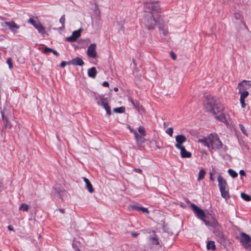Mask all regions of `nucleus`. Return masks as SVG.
Instances as JSON below:
<instances>
[{"label": "nucleus", "mask_w": 251, "mask_h": 251, "mask_svg": "<svg viewBox=\"0 0 251 251\" xmlns=\"http://www.w3.org/2000/svg\"><path fill=\"white\" fill-rule=\"evenodd\" d=\"M144 9L147 13L144 17V23L149 30L154 28L157 19L159 16L160 8L158 2L155 0H145Z\"/></svg>", "instance_id": "f257e3e1"}, {"label": "nucleus", "mask_w": 251, "mask_h": 251, "mask_svg": "<svg viewBox=\"0 0 251 251\" xmlns=\"http://www.w3.org/2000/svg\"><path fill=\"white\" fill-rule=\"evenodd\" d=\"M207 100V104L205 106L206 110L213 115H215V118L219 121L225 123L226 121V117L223 113H220L221 105L219 100L215 97L208 95L205 97Z\"/></svg>", "instance_id": "f03ea898"}, {"label": "nucleus", "mask_w": 251, "mask_h": 251, "mask_svg": "<svg viewBox=\"0 0 251 251\" xmlns=\"http://www.w3.org/2000/svg\"><path fill=\"white\" fill-rule=\"evenodd\" d=\"M1 114L5 128L12 129L11 128L14 125L17 124L16 121H13L12 123L8 121V118L12 117V114L9 113L6 109H4L3 111H1ZM11 131H12V130H11Z\"/></svg>", "instance_id": "7ed1b4c3"}, {"label": "nucleus", "mask_w": 251, "mask_h": 251, "mask_svg": "<svg viewBox=\"0 0 251 251\" xmlns=\"http://www.w3.org/2000/svg\"><path fill=\"white\" fill-rule=\"evenodd\" d=\"M184 142H177L175 146L176 148L180 150V155L182 158H190L191 157V153L185 149V146L183 144Z\"/></svg>", "instance_id": "20e7f679"}, {"label": "nucleus", "mask_w": 251, "mask_h": 251, "mask_svg": "<svg viewBox=\"0 0 251 251\" xmlns=\"http://www.w3.org/2000/svg\"><path fill=\"white\" fill-rule=\"evenodd\" d=\"M97 103L105 109L108 115L110 116L111 114L110 107L109 105L108 100L107 98L100 97V100L98 101Z\"/></svg>", "instance_id": "39448f33"}, {"label": "nucleus", "mask_w": 251, "mask_h": 251, "mask_svg": "<svg viewBox=\"0 0 251 251\" xmlns=\"http://www.w3.org/2000/svg\"><path fill=\"white\" fill-rule=\"evenodd\" d=\"M1 25L3 27H8L12 32H16L19 28L20 26L18 25L14 21L11 22H4L1 23Z\"/></svg>", "instance_id": "423d86ee"}, {"label": "nucleus", "mask_w": 251, "mask_h": 251, "mask_svg": "<svg viewBox=\"0 0 251 251\" xmlns=\"http://www.w3.org/2000/svg\"><path fill=\"white\" fill-rule=\"evenodd\" d=\"M222 146V142H201V146L206 147L209 149H219Z\"/></svg>", "instance_id": "0eeeda50"}, {"label": "nucleus", "mask_w": 251, "mask_h": 251, "mask_svg": "<svg viewBox=\"0 0 251 251\" xmlns=\"http://www.w3.org/2000/svg\"><path fill=\"white\" fill-rule=\"evenodd\" d=\"M191 207L193 210L196 214L197 216L200 219L205 218L206 217L204 212L203 210L200 208L198 206L195 204H191Z\"/></svg>", "instance_id": "6e6552de"}, {"label": "nucleus", "mask_w": 251, "mask_h": 251, "mask_svg": "<svg viewBox=\"0 0 251 251\" xmlns=\"http://www.w3.org/2000/svg\"><path fill=\"white\" fill-rule=\"evenodd\" d=\"M240 243L243 247H245L248 244H250L251 241L250 236L244 232L240 233Z\"/></svg>", "instance_id": "1a4fd4ad"}, {"label": "nucleus", "mask_w": 251, "mask_h": 251, "mask_svg": "<svg viewBox=\"0 0 251 251\" xmlns=\"http://www.w3.org/2000/svg\"><path fill=\"white\" fill-rule=\"evenodd\" d=\"M96 45L95 44H91L88 47L87 50V55L92 58H94L97 56L96 51Z\"/></svg>", "instance_id": "9d476101"}, {"label": "nucleus", "mask_w": 251, "mask_h": 251, "mask_svg": "<svg viewBox=\"0 0 251 251\" xmlns=\"http://www.w3.org/2000/svg\"><path fill=\"white\" fill-rule=\"evenodd\" d=\"M198 141H220L218 134L216 133L210 134L206 137L199 139Z\"/></svg>", "instance_id": "9b49d317"}, {"label": "nucleus", "mask_w": 251, "mask_h": 251, "mask_svg": "<svg viewBox=\"0 0 251 251\" xmlns=\"http://www.w3.org/2000/svg\"><path fill=\"white\" fill-rule=\"evenodd\" d=\"M80 29L74 31L71 36L66 38L67 41L70 42L75 41L77 38L80 37Z\"/></svg>", "instance_id": "f8f14e48"}, {"label": "nucleus", "mask_w": 251, "mask_h": 251, "mask_svg": "<svg viewBox=\"0 0 251 251\" xmlns=\"http://www.w3.org/2000/svg\"><path fill=\"white\" fill-rule=\"evenodd\" d=\"M218 185L220 189L228 188L227 182L221 176H219L218 177Z\"/></svg>", "instance_id": "ddd939ff"}, {"label": "nucleus", "mask_w": 251, "mask_h": 251, "mask_svg": "<svg viewBox=\"0 0 251 251\" xmlns=\"http://www.w3.org/2000/svg\"><path fill=\"white\" fill-rule=\"evenodd\" d=\"M249 82L250 81L246 80H243L238 84L239 93H241L242 91L249 88L250 85L248 84Z\"/></svg>", "instance_id": "4468645a"}, {"label": "nucleus", "mask_w": 251, "mask_h": 251, "mask_svg": "<svg viewBox=\"0 0 251 251\" xmlns=\"http://www.w3.org/2000/svg\"><path fill=\"white\" fill-rule=\"evenodd\" d=\"M68 64L73 65L82 66L84 64L83 61L79 57H76L68 62Z\"/></svg>", "instance_id": "2eb2a0df"}, {"label": "nucleus", "mask_w": 251, "mask_h": 251, "mask_svg": "<svg viewBox=\"0 0 251 251\" xmlns=\"http://www.w3.org/2000/svg\"><path fill=\"white\" fill-rule=\"evenodd\" d=\"M83 179L86 184V187L88 189V191L91 193L94 192V189L93 188V186L89 180L86 177H83Z\"/></svg>", "instance_id": "dca6fc26"}, {"label": "nucleus", "mask_w": 251, "mask_h": 251, "mask_svg": "<svg viewBox=\"0 0 251 251\" xmlns=\"http://www.w3.org/2000/svg\"><path fill=\"white\" fill-rule=\"evenodd\" d=\"M34 27L37 29L38 32L42 34V35L44 36L46 34L45 28V27L40 23H38L34 25Z\"/></svg>", "instance_id": "f3484780"}, {"label": "nucleus", "mask_w": 251, "mask_h": 251, "mask_svg": "<svg viewBox=\"0 0 251 251\" xmlns=\"http://www.w3.org/2000/svg\"><path fill=\"white\" fill-rule=\"evenodd\" d=\"M97 74V71L95 67H93L88 69V75L90 77L95 78Z\"/></svg>", "instance_id": "a211bd4d"}, {"label": "nucleus", "mask_w": 251, "mask_h": 251, "mask_svg": "<svg viewBox=\"0 0 251 251\" xmlns=\"http://www.w3.org/2000/svg\"><path fill=\"white\" fill-rule=\"evenodd\" d=\"M152 234L150 238L152 244L155 245H159V242L157 237V235L155 234V231L154 230L152 231Z\"/></svg>", "instance_id": "6ab92c4d"}, {"label": "nucleus", "mask_w": 251, "mask_h": 251, "mask_svg": "<svg viewBox=\"0 0 251 251\" xmlns=\"http://www.w3.org/2000/svg\"><path fill=\"white\" fill-rule=\"evenodd\" d=\"M220 192L221 193L222 197L226 199H227L229 197V195L228 193V188H224L222 189H220Z\"/></svg>", "instance_id": "aec40b11"}, {"label": "nucleus", "mask_w": 251, "mask_h": 251, "mask_svg": "<svg viewBox=\"0 0 251 251\" xmlns=\"http://www.w3.org/2000/svg\"><path fill=\"white\" fill-rule=\"evenodd\" d=\"M159 29L160 33L162 34L164 36H166L167 35L168 33V30L167 27L166 25H163L160 26L159 27Z\"/></svg>", "instance_id": "412c9836"}, {"label": "nucleus", "mask_w": 251, "mask_h": 251, "mask_svg": "<svg viewBox=\"0 0 251 251\" xmlns=\"http://www.w3.org/2000/svg\"><path fill=\"white\" fill-rule=\"evenodd\" d=\"M187 140H190L188 138V136L182 134L177 135L176 136V141H186Z\"/></svg>", "instance_id": "4be33fe9"}, {"label": "nucleus", "mask_w": 251, "mask_h": 251, "mask_svg": "<svg viewBox=\"0 0 251 251\" xmlns=\"http://www.w3.org/2000/svg\"><path fill=\"white\" fill-rule=\"evenodd\" d=\"M206 248L208 250H212L214 251L216 250V246L215 245V243L212 241H208L206 244Z\"/></svg>", "instance_id": "5701e85b"}, {"label": "nucleus", "mask_w": 251, "mask_h": 251, "mask_svg": "<svg viewBox=\"0 0 251 251\" xmlns=\"http://www.w3.org/2000/svg\"><path fill=\"white\" fill-rule=\"evenodd\" d=\"M206 172L204 169H201L198 174V181H200L204 178Z\"/></svg>", "instance_id": "b1692460"}, {"label": "nucleus", "mask_w": 251, "mask_h": 251, "mask_svg": "<svg viewBox=\"0 0 251 251\" xmlns=\"http://www.w3.org/2000/svg\"><path fill=\"white\" fill-rule=\"evenodd\" d=\"M113 111L115 113H123L125 111V108L124 106L115 108L113 109Z\"/></svg>", "instance_id": "393cba45"}, {"label": "nucleus", "mask_w": 251, "mask_h": 251, "mask_svg": "<svg viewBox=\"0 0 251 251\" xmlns=\"http://www.w3.org/2000/svg\"><path fill=\"white\" fill-rule=\"evenodd\" d=\"M28 205L26 204L23 203L19 207V210L26 212L28 210Z\"/></svg>", "instance_id": "a878e982"}, {"label": "nucleus", "mask_w": 251, "mask_h": 251, "mask_svg": "<svg viewBox=\"0 0 251 251\" xmlns=\"http://www.w3.org/2000/svg\"><path fill=\"white\" fill-rule=\"evenodd\" d=\"M241 196L242 198L246 201H249L251 200V196L245 193H242Z\"/></svg>", "instance_id": "bb28decb"}, {"label": "nucleus", "mask_w": 251, "mask_h": 251, "mask_svg": "<svg viewBox=\"0 0 251 251\" xmlns=\"http://www.w3.org/2000/svg\"><path fill=\"white\" fill-rule=\"evenodd\" d=\"M228 173L233 178H235L237 177L238 176L237 173L235 171L231 169L228 170Z\"/></svg>", "instance_id": "cd10ccee"}, {"label": "nucleus", "mask_w": 251, "mask_h": 251, "mask_svg": "<svg viewBox=\"0 0 251 251\" xmlns=\"http://www.w3.org/2000/svg\"><path fill=\"white\" fill-rule=\"evenodd\" d=\"M135 208L136 209H137V210H141V211H142L144 213H148V214L149 213V211L148 209V208H147L143 207H140V206H136L135 207Z\"/></svg>", "instance_id": "c85d7f7f"}, {"label": "nucleus", "mask_w": 251, "mask_h": 251, "mask_svg": "<svg viewBox=\"0 0 251 251\" xmlns=\"http://www.w3.org/2000/svg\"><path fill=\"white\" fill-rule=\"evenodd\" d=\"M138 132L142 136H144L146 135V130L143 126H141L139 127Z\"/></svg>", "instance_id": "c756f323"}, {"label": "nucleus", "mask_w": 251, "mask_h": 251, "mask_svg": "<svg viewBox=\"0 0 251 251\" xmlns=\"http://www.w3.org/2000/svg\"><path fill=\"white\" fill-rule=\"evenodd\" d=\"M201 220H202L204 222V223L206 226H215L216 225V223L215 222L212 223H210L207 220L205 219L204 218L201 219Z\"/></svg>", "instance_id": "7c9ffc66"}, {"label": "nucleus", "mask_w": 251, "mask_h": 251, "mask_svg": "<svg viewBox=\"0 0 251 251\" xmlns=\"http://www.w3.org/2000/svg\"><path fill=\"white\" fill-rule=\"evenodd\" d=\"M240 98L245 99L249 95V92L247 91H244L243 92H241Z\"/></svg>", "instance_id": "2f4dec72"}, {"label": "nucleus", "mask_w": 251, "mask_h": 251, "mask_svg": "<svg viewBox=\"0 0 251 251\" xmlns=\"http://www.w3.org/2000/svg\"><path fill=\"white\" fill-rule=\"evenodd\" d=\"M166 133L172 137L173 134V128L172 127L168 128L166 130Z\"/></svg>", "instance_id": "473e14b6"}, {"label": "nucleus", "mask_w": 251, "mask_h": 251, "mask_svg": "<svg viewBox=\"0 0 251 251\" xmlns=\"http://www.w3.org/2000/svg\"><path fill=\"white\" fill-rule=\"evenodd\" d=\"M239 126L240 129L242 131L243 133L246 135H247V131H246L245 127L243 126V125L242 124H239Z\"/></svg>", "instance_id": "72a5a7b5"}, {"label": "nucleus", "mask_w": 251, "mask_h": 251, "mask_svg": "<svg viewBox=\"0 0 251 251\" xmlns=\"http://www.w3.org/2000/svg\"><path fill=\"white\" fill-rule=\"evenodd\" d=\"M27 22L28 23L32 24L34 27L35 25H36L38 23V22H37L32 18H30L29 19H28Z\"/></svg>", "instance_id": "f704fd0d"}, {"label": "nucleus", "mask_w": 251, "mask_h": 251, "mask_svg": "<svg viewBox=\"0 0 251 251\" xmlns=\"http://www.w3.org/2000/svg\"><path fill=\"white\" fill-rule=\"evenodd\" d=\"M150 143L151 144V147H152L154 150L156 149V148L154 147V145H155L156 147L158 149H160L162 147V146L157 144V142H150Z\"/></svg>", "instance_id": "c9c22d12"}, {"label": "nucleus", "mask_w": 251, "mask_h": 251, "mask_svg": "<svg viewBox=\"0 0 251 251\" xmlns=\"http://www.w3.org/2000/svg\"><path fill=\"white\" fill-rule=\"evenodd\" d=\"M7 63L8 64L9 68L10 69H11L13 66V64L12 62V59L11 58H9L7 60Z\"/></svg>", "instance_id": "e433bc0d"}, {"label": "nucleus", "mask_w": 251, "mask_h": 251, "mask_svg": "<svg viewBox=\"0 0 251 251\" xmlns=\"http://www.w3.org/2000/svg\"><path fill=\"white\" fill-rule=\"evenodd\" d=\"M59 22L60 23L62 24V25H64L65 22V18L64 15H63L61 16V17L60 18V19L59 20Z\"/></svg>", "instance_id": "4c0bfd02"}, {"label": "nucleus", "mask_w": 251, "mask_h": 251, "mask_svg": "<svg viewBox=\"0 0 251 251\" xmlns=\"http://www.w3.org/2000/svg\"><path fill=\"white\" fill-rule=\"evenodd\" d=\"M240 103H241L242 107L243 108L245 107L246 103H245V99H243L240 98Z\"/></svg>", "instance_id": "58836bf2"}, {"label": "nucleus", "mask_w": 251, "mask_h": 251, "mask_svg": "<svg viewBox=\"0 0 251 251\" xmlns=\"http://www.w3.org/2000/svg\"><path fill=\"white\" fill-rule=\"evenodd\" d=\"M133 133H134L135 137L136 138V139L137 140H139L141 139L140 135L138 134V133L136 131H135V130L133 131Z\"/></svg>", "instance_id": "ea45409f"}, {"label": "nucleus", "mask_w": 251, "mask_h": 251, "mask_svg": "<svg viewBox=\"0 0 251 251\" xmlns=\"http://www.w3.org/2000/svg\"><path fill=\"white\" fill-rule=\"evenodd\" d=\"M52 50H53V49H52L51 48H50L48 47H46L44 50V52L47 53L49 52H52Z\"/></svg>", "instance_id": "a19ab883"}, {"label": "nucleus", "mask_w": 251, "mask_h": 251, "mask_svg": "<svg viewBox=\"0 0 251 251\" xmlns=\"http://www.w3.org/2000/svg\"><path fill=\"white\" fill-rule=\"evenodd\" d=\"M247 251H251V244L250 243L244 247Z\"/></svg>", "instance_id": "79ce46f5"}, {"label": "nucleus", "mask_w": 251, "mask_h": 251, "mask_svg": "<svg viewBox=\"0 0 251 251\" xmlns=\"http://www.w3.org/2000/svg\"><path fill=\"white\" fill-rule=\"evenodd\" d=\"M171 57H172V58L173 60H175L176 59V54H175L174 52H173L172 51L171 52Z\"/></svg>", "instance_id": "37998d69"}, {"label": "nucleus", "mask_w": 251, "mask_h": 251, "mask_svg": "<svg viewBox=\"0 0 251 251\" xmlns=\"http://www.w3.org/2000/svg\"><path fill=\"white\" fill-rule=\"evenodd\" d=\"M67 64H68V63H67L65 61H62L61 64H60V66L62 68H64V67L66 66V65H67Z\"/></svg>", "instance_id": "c03bdc74"}, {"label": "nucleus", "mask_w": 251, "mask_h": 251, "mask_svg": "<svg viewBox=\"0 0 251 251\" xmlns=\"http://www.w3.org/2000/svg\"><path fill=\"white\" fill-rule=\"evenodd\" d=\"M213 174L212 173H211V172L209 173V176H210L209 178H210V180H211V181L214 180V178L213 177Z\"/></svg>", "instance_id": "a18cd8bd"}, {"label": "nucleus", "mask_w": 251, "mask_h": 251, "mask_svg": "<svg viewBox=\"0 0 251 251\" xmlns=\"http://www.w3.org/2000/svg\"><path fill=\"white\" fill-rule=\"evenodd\" d=\"M102 85L104 87H108L109 84V83L107 81H104L102 83Z\"/></svg>", "instance_id": "49530a36"}, {"label": "nucleus", "mask_w": 251, "mask_h": 251, "mask_svg": "<svg viewBox=\"0 0 251 251\" xmlns=\"http://www.w3.org/2000/svg\"><path fill=\"white\" fill-rule=\"evenodd\" d=\"M134 171L136 173H141L142 171L140 169H134Z\"/></svg>", "instance_id": "de8ad7c7"}, {"label": "nucleus", "mask_w": 251, "mask_h": 251, "mask_svg": "<svg viewBox=\"0 0 251 251\" xmlns=\"http://www.w3.org/2000/svg\"><path fill=\"white\" fill-rule=\"evenodd\" d=\"M239 174L241 176H245L246 174L244 170H241L239 171Z\"/></svg>", "instance_id": "09e8293b"}, {"label": "nucleus", "mask_w": 251, "mask_h": 251, "mask_svg": "<svg viewBox=\"0 0 251 251\" xmlns=\"http://www.w3.org/2000/svg\"><path fill=\"white\" fill-rule=\"evenodd\" d=\"M128 100L131 102V103L134 106H135V103L134 102V101H133V100H132L131 98L130 97H129L128 98Z\"/></svg>", "instance_id": "8fccbe9b"}, {"label": "nucleus", "mask_w": 251, "mask_h": 251, "mask_svg": "<svg viewBox=\"0 0 251 251\" xmlns=\"http://www.w3.org/2000/svg\"><path fill=\"white\" fill-rule=\"evenodd\" d=\"M139 235V233L136 232H132L131 235L132 237H136Z\"/></svg>", "instance_id": "3c124183"}, {"label": "nucleus", "mask_w": 251, "mask_h": 251, "mask_svg": "<svg viewBox=\"0 0 251 251\" xmlns=\"http://www.w3.org/2000/svg\"><path fill=\"white\" fill-rule=\"evenodd\" d=\"M52 52L57 56L59 55V53L57 52L56 50H53Z\"/></svg>", "instance_id": "603ef678"}, {"label": "nucleus", "mask_w": 251, "mask_h": 251, "mask_svg": "<svg viewBox=\"0 0 251 251\" xmlns=\"http://www.w3.org/2000/svg\"><path fill=\"white\" fill-rule=\"evenodd\" d=\"M59 211L61 213H64V212H65V210H64V209H62V208H60V209H59Z\"/></svg>", "instance_id": "864d4df0"}, {"label": "nucleus", "mask_w": 251, "mask_h": 251, "mask_svg": "<svg viewBox=\"0 0 251 251\" xmlns=\"http://www.w3.org/2000/svg\"><path fill=\"white\" fill-rule=\"evenodd\" d=\"M168 125V123H166V122H164L163 123V126H164V127H166Z\"/></svg>", "instance_id": "5fc2aeb1"}, {"label": "nucleus", "mask_w": 251, "mask_h": 251, "mask_svg": "<svg viewBox=\"0 0 251 251\" xmlns=\"http://www.w3.org/2000/svg\"><path fill=\"white\" fill-rule=\"evenodd\" d=\"M8 228L10 230H13V228L11 226H8Z\"/></svg>", "instance_id": "6e6d98bb"}, {"label": "nucleus", "mask_w": 251, "mask_h": 251, "mask_svg": "<svg viewBox=\"0 0 251 251\" xmlns=\"http://www.w3.org/2000/svg\"><path fill=\"white\" fill-rule=\"evenodd\" d=\"M114 90L115 91V92H117L118 91V87H115L114 88Z\"/></svg>", "instance_id": "4d7b16f0"}, {"label": "nucleus", "mask_w": 251, "mask_h": 251, "mask_svg": "<svg viewBox=\"0 0 251 251\" xmlns=\"http://www.w3.org/2000/svg\"><path fill=\"white\" fill-rule=\"evenodd\" d=\"M2 188V184L0 182V191L1 190Z\"/></svg>", "instance_id": "13d9d810"}, {"label": "nucleus", "mask_w": 251, "mask_h": 251, "mask_svg": "<svg viewBox=\"0 0 251 251\" xmlns=\"http://www.w3.org/2000/svg\"><path fill=\"white\" fill-rule=\"evenodd\" d=\"M75 251H80L78 249H77Z\"/></svg>", "instance_id": "bf43d9fd"}]
</instances>
